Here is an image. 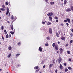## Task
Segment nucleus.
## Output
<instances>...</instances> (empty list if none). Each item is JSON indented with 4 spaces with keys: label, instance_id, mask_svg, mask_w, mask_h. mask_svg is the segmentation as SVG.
I'll return each instance as SVG.
<instances>
[{
    "label": "nucleus",
    "instance_id": "f257e3e1",
    "mask_svg": "<svg viewBox=\"0 0 73 73\" xmlns=\"http://www.w3.org/2000/svg\"><path fill=\"white\" fill-rule=\"evenodd\" d=\"M5 5H3L2 7V8L0 9V10H1V11H5V10L4 9L5 8Z\"/></svg>",
    "mask_w": 73,
    "mask_h": 73
},
{
    "label": "nucleus",
    "instance_id": "f03ea898",
    "mask_svg": "<svg viewBox=\"0 0 73 73\" xmlns=\"http://www.w3.org/2000/svg\"><path fill=\"white\" fill-rule=\"evenodd\" d=\"M59 50H60V54H61L62 53V52H63V49L62 48H60L59 49Z\"/></svg>",
    "mask_w": 73,
    "mask_h": 73
},
{
    "label": "nucleus",
    "instance_id": "7ed1b4c3",
    "mask_svg": "<svg viewBox=\"0 0 73 73\" xmlns=\"http://www.w3.org/2000/svg\"><path fill=\"white\" fill-rule=\"evenodd\" d=\"M62 61V59L61 57H59L58 59V63H60L61 62V61Z\"/></svg>",
    "mask_w": 73,
    "mask_h": 73
},
{
    "label": "nucleus",
    "instance_id": "20e7f679",
    "mask_svg": "<svg viewBox=\"0 0 73 73\" xmlns=\"http://www.w3.org/2000/svg\"><path fill=\"white\" fill-rule=\"evenodd\" d=\"M53 13H50L47 14V15L48 16H52V15H53Z\"/></svg>",
    "mask_w": 73,
    "mask_h": 73
},
{
    "label": "nucleus",
    "instance_id": "39448f33",
    "mask_svg": "<svg viewBox=\"0 0 73 73\" xmlns=\"http://www.w3.org/2000/svg\"><path fill=\"white\" fill-rule=\"evenodd\" d=\"M8 13H9V8L7 7V12L6 13V15H8Z\"/></svg>",
    "mask_w": 73,
    "mask_h": 73
},
{
    "label": "nucleus",
    "instance_id": "423d86ee",
    "mask_svg": "<svg viewBox=\"0 0 73 73\" xmlns=\"http://www.w3.org/2000/svg\"><path fill=\"white\" fill-rule=\"evenodd\" d=\"M54 48L55 49H56L57 50H58V45H55Z\"/></svg>",
    "mask_w": 73,
    "mask_h": 73
},
{
    "label": "nucleus",
    "instance_id": "0eeeda50",
    "mask_svg": "<svg viewBox=\"0 0 73 73\" xmlns=\"http://www.w3.org/2000/svg\"><path fill=\"white\" fill-rule=\"evenodd\" d=\"M49 33H50V34H52V30L50 28L49 29Z\"/></svg>",
    "mask_w": 73,
    "mask_h": 73
},
{
    "label": "nucleus",
    "instance_id": "6e6552de",
    "mask_svg": "<svg viewBox=\"0 0 73 73\" xmlns=\"http://www.w3.org/2000/svg\"><path fill=\"white\" fill-rule=\"evenodd\" d=\"M61 70H62V69H63V66H62V65L61 64H60L59 66Z\"/></svg>",
    "mask_w": 73,
    "mask_h": 73
},
{
    "label": "nucleus",
    "instance_id": "1a4fd4ad",
    "mask_svg": "<svg viewBox=\"0 0 73 73\" xmlns=\"http://www.w3.org/2000/svg\"><path fill=\"white\" fill-rule=\"evenodd\" d=\"M39 49L40 52H42V49L41 47H39Z\"/></svg>",
    "mask_w": 73,
    "mask_h": 73
},
{
    "label": "nucleus",
    "instance_id": "9d476101",
    "mask_svg": "<svg viewBox=\"0 0 73 73\" xmlns=\"http://www.w3.org/2000/svg\"><path fill=\"white\" fill-rule=\"evenodd\" d=\"M9 50H11L12 49V47L10 46L8 48Z\"/></svg>",
    "mask_w": 73,
    "mask_h": 73
},
{
    "label": "nucleus",
    "instance_id": "9b49d317",
    "mask_svg": "<svg viewBox=\"0 0 73 73\" xmlns=\"http://www.w3.org/2000/svg\"><path fill=\"white\" fill-rule=\"evenodd\" d=\"M66 20H67L68 23H70V19H69L67 18V19H66Z\"/></svg>",
    "mask_w": 73,
    "mask_h": 73
},
{
    "label": "nucleus",
    "instance_id": "f8f14e48",
    "mask_svg": "<svg viewBox=\"0 0 73 73\" xmlns=\"http://www.w3.org/2000/svg\"><path fill=\"white\" fill-rule=\"evenodd\" d=\"M20 54H17L16 55V57H15V58H17L18 57H19V56H20Z\"/></svg>",
    "mask_w": 73,
    "mask_h": 73
},
{
    "label": "nucleus",
    "instance_id": "ddd939ff",
    "mask_svg": "<svg viewBox=\"0 0 73 73\" xmlns=\"http://www.w3.org/2000/svg\"><path fill=\"white\" fill-rule=\"evenodd\" d=\"M66 11L67 12H70V11H71V10L70 9H66Z\"/></svg>",
    "mask_w": 73,
    "mask_h": 73
},
{
    "label": "nucleus",
    "instance_id": "4468645a",
    "mask_svg": "<svg viewBox=\"0 0 73 73\" xmlns=\"http://www.w3.org/2000/svg\"><path fill=\"white\" fill-rule=\"evenodd\" d=\"M53 65V64H50L49 66V68H51V67H52V66Z\"/></svg>",
    "mask_w": 73,
    "mask_h": 73
},
{
    "label": "nucleus",
    "instance_id": "2eb2a0df",
    "mask_svg": "<svg viewBox=\"0 0 73 73\" xmlns=\"http://www.w3.org/2000/svg\"><path fill=\"white\" fill-rule=\"evenodd\" d=\"M11 29L12 31H13V25L11 26Z\"/></svg>",
    "mask_w": 73,
    "mask_h": 73
},
{
    "label": "nucleus",
    "instance_id": "dca6fc26",
    "mask_svg": "<svg viewBox=\"0 0 73 73\" xmlns=\"http://www.w3.org/2000/svg\"><path fill=\"white\" fill-rule=\"evenodd\" d=\"M56 36L57 37H58L60 36V35H59V34H58V33H57V32L56 33Z\"/></svg>",
    "mask_w": 73,
    "mask_h": 73
},
{
    "label": "nucleus",
    "instance_id": "f3484780",
    "mask_svg": "<svg viewBox=\"0 0 73 73\" xmlns=\"http://www.w3.org/2000/svg\"><path fill=\"white\" fill-rule=\"evenodd\" d=\"M11 54H9V55H8L7 56L8 58H9V57H11Z\"/></svg>",
    "mask_w": 73,
    "mask_h": 73
},
{
    "label": "nucleus",
    "instance_id": "a211bd4d",
    "mask_svg": "<svg viewBox=\"0 0 73 73\" xmlns=\"http://www.w3.org/2000/svg\"><path fill=\"white\" fill-rule=\"evenodd\" d=\"M34 69H38V66L35 67Z\"/></svg>",
    "mask_w": 73,
    "mask_h": 73
},
{
    "label": "nucleus",
    "instance_id": "6ab92c4d",
    "mask_svg": "<svg viewBox=\"0 0 73 73\" xmlns=\"http://www.w3.org/2000/svg\"><path fill=\"white\" fill-rule=\"evenodd\" d=\"M47 40H49L50 39V38L49 36H48L46 37Z\"/></svg>",
    "mask_w": 73,
    "mask_h": 73
},
{
    "label": "nucleus",
    "instance_id": "aec40b11",
    "mask_svg": "<svg viewBox=\"0 0 73 73\" xmlns=\"http://www.w3.org/2000/svg\"><path fill=\"white\" fill-rule=\"evenodd\" d=\"M10 33H11V35H13L15 33V32L13 31H11L10 32Z\"/></svg>",
    "mask_w": 73,
    "mask_h": 73
},
{
    "label": "nucleus",
    "instance_id": "412c9836",
    "mask_svg": "<svg viewBox=\"0 0 73 73\" xmlns=\"http://www.w3.org/2000/svg\"><path fill=\"white\" fill-rule=\"evenodd\" d=\"M61 39H62V40H65V37H62Z\"/></svg>",
    "mask_w": 73,
    "mask_h": 73
},
{
    "label": "nucleus",
    "instance_id": "4be33fe9",
    "mask_svg": "<svg viewBox=\"0 0 73 73\" xmlns=\"http://www.w3.org/2000/svg\"><path fill=\"white\" fill-rule=\"evenodd\" d=\"M6 37L7 38H8L9 37V36L8 35V34H7L6 35Z\"/></svg>",
    "mask_w": 73,
    "mask_h": 73
},
{
    "label": "nucleus",
    "instance_id": "5701e85b",
    "mask_svg": "<svg viewBox=\"0 0 73 73\" xmlns=\"http://www.w3.org/2000/svg\"><path fill=\"white\" fill-rule=\"evenodd\" d=\"M11 19H12V20H13V19H14V17H13V15H12Z\"/></svg>",
    "mask_w": 73,
    "mask_h": 73
},
{
    "label": "nucleus",
    "instance_id": "b1692460",
    "mask_svg": "<svg viewBox=\"0 0 73 73\" xmlns=\"http://www.w3.org/2000/svg\"><path fill=\"white\" fill-rule=\"evenodd\" d=\"M68 68L69 70H72V68L71 67H68Z\"/></svg>",
    "mask_w": 73,
    "mask_h": 73
},
{
    "label": "nucleus",
    "instance_id": "393cba45",
    "mask_svg": "<svg viewBox=\"0 0 73 73\" xmlns=\"http://www.w3.org/2000/svg\"><path fill=\"white\" fill-rule=\"evenodd\" d=\"M66 3H67V1H66V0H65L64 1V4L65 5L66 4Z\"/></svg>",
    "mask_w": 73,
    "mask_h": 73
},
{
    "label": "nucleus",
    "instance_id": "a878e982",
    "mask_svg": "<svg viewBox=\"0 0 73 73\" xmlns=\"http://www.w3.org/2000/svg\"><path fill=\"white\" fill-rule=\"evenodd\" d=\"M52 24H51V23H50V22H48V25H51Z\"/></svg>",
    "mask_w": 73,
    "mask_h": 73
},
{
    "label": "nucleus",
    "instance_id": "bb28decb",
    "mask_svg": "<svg viewBox=\"0 0 73 73\" xmlns=\"http://www.w3.org/2000/svg\"><path fill=\"white\" fill-rule=\"evenodd\" d=\"M49 18L50 19V21H52V17H49Z\"/></svg>",
    "mask_w": 73,
    "mask_h": 73
},
{
    "label": "nucleus",
    "instance_id": "cd10ccee",
    "mask_svg": "<svg viewBox=\"0 0 73 73\" xmlns=\"http://www.w3.org/2000/svg\"><path fill=\"white\" fill-rule=\"evenodd\" d=\"M8 3L7 2H6L5 3V4L6 5H8Z\"/></svg>",
    "mask_w": 73,
    "mask_h": 73
},
{
    "label": "nucleus",
    "instance_id": "c85d7f7f",
    "mask_svg": "<svg viewBox=\"0 0 73 73\" xmlns=\"http://www.w3.org/2000/svg\"><path fill=\"white\" fill-rule=\"evenodd\" d=\"M50 4L51 5H53V4H54V2H50Z\"/></svg>",
    "mask_w": 73,
    "mask_h": 73
},
{
    "label": "nucleus",
    "instance_id": "c756f323",
    "mask_svg": "<svg viewBox=\"0 0 73 73\" xmlns=\"http://www.w3.org/2000/svg\"><path fill=\"white\" fill-rule=\"evenodd\" d=\"M49 45V44L48 43H46L45 44V46H48Z\"/></svg>",
    "mask_w": 73,
    "mask_h": 73
},
{
    "label": "nucleus",
    "instance_id": "7c9ffc66",
    "mask_svg": "<svg viewBox=\"0 0 73 73\" xmlns=\"http://www.w3.org/2000/svg\"><path fill=\"white\" fill-rule=\"evenodd\" d=\"M4 26H2L1 27V29L2 30H3V29H4Z\"/></svg>",
    "mask_w": 73,
    "mask_h": 73
},
{
    "label": "nucleus",
    "instance_id": "2f4dec72",
    "mask_svg": "<svg viewBox=\"0 0 73 73\" xmlns=\"http://www.w3.org/2000/svg\"><path fill=\"white\" fill-rule=\"evenodd\" d=\"M67 53H68V54H70V51H68L67 52Z\"/></svg>",
    "mask_w": 73,
    "mask_h": 73
},
{
    "label": "nucleus",
    "instance_id": "473e14b6",
    "mask_svg": "<svg viewBox=\"0 0 73 73\" xmlns=\"http://www.w3.org/2000/svg\"><path fill=\"white\" fill-rule=\"evenodd\" d=\"M68 69L67 68H66L65 69V72H68Z\"/></svg>",
    "mask_w": 73,
    "mask_h": 73
},
{
    "label": "nucleus",
    "instance_id": "72a5a7b5",
    "mask_svg": "<svg viewBox=\"0 0 73 73\" xmlns=\"http://www.w3.org/2000/svg\"><path fill=\"white\" fill-rule=\"evenodd\" d=\"M52 46H53V47H54V46H55V43H53L52 44Z\"/></svg>",
    "mask_w": 73,
    "mask_h": 73
},
{
    "label": "nucleus",
    "instance_id": "f704fd0d",
    "mask_svg": "<svg viewBox=\"0 0 73 73\" xmlns=\"http://www.w3.org/2000/svg\"><path fill=\"white\" fill-rule=\"evenodd\" d=\"M18 45L19 46H20L21 45V43L20 42H19L18 43Z\"/></svg>",
    "mask_w": 73,
    "mask_h": 73
},
{
    "label": "nucleus",
    "instance_id": "c9c22d12",
    "mask_svg": "<svg viewBox=\"0 0 73 73\" xmlns=\"http://www.w3.org/2000/svg\"><path fill=\"white\" fill-rule=\"evenodd\" d=\"M70 35L71 36V37H72L73 36V33H71Z\"/></svg>",
    "mask_w": 73,
    "mask_h": 73
},
{
    "label": "nucleus",
    "instance_id": "e433bc0d",
    "mask_svg": "<svg viewBox=\"0 0 73 73\" xmlns=\"http://www.w3.org/2000/svg\"><path fill=\"white\" fill-rule=\"evenodd\" d=\"M69 45V44L68 43H67L65 45V46H68Z\"/></svg>",
    "mask_w": 73,
    "mask_h": 73
},
{
    "label": "nucleus",
    "instance_id": "4c0bfd02",
    "mask_svg": "<svg viewBox=\"0 0 73 73\" xmlns=\"http://www.w3.org/2000/svg\"><path fill=\"white\" fill-rule=\"evenodd\" d=\"M71 10H72V11H73V6H71Z\"/></svg>",
    "mask_w": 73,
    "mask_h": 73
},
{
    "label": "nucleus",
    "instance_id": "58836bf2",
    "mask_svg": "<svg viewBox=\"0 0 73 73\" xmlns=\"http://www.w3.org/2000/svg\"><path fill=\"white\" fill-rule=\"evenodd\" d=\"M40 70V69H38L36 71V72H38V71Z\"/></svg>",
    "mask_w": 73,
    "mask_h": 73
},
{
    "label": "nucleus",
    "instance_id": "ea45409f",
    "mask_svg": "<svg viewBox=\"0 0 73 73\" xmlns=\"http://www.w3.org/2000/svg\"><path fill=\"white\" fill-rule=\"evenodd\" d=\"M2 39L3 40H4V37H3V36H2Z\"/></svg>",
    "mask_w": 73,
    "mask_h": 73
},
{
    "label": "nucleus",
    "instance_id": "a19ab883",
    "mask_svg": "<svg viewBox=\"0 0 73 73\" xmlns=\"http://www.w3.org/2000/svg\"><path fill=\"white\" fill-rule=\"evenodd\" d=\"M64 66H66V64L65 63H64Z\"/></svg>",
    "mask_w": 73,
    "mask_h": 73
},
{
    "label": "nucleus",
    "instance_id": "79ce46f5",
    "mask_svg": "<svg viewBox=\"0 0 73 73\" xmlns=\"http://www.w3.org/2000/svg\"><path fill=\"white\" fill-rule=\"evenodd\" d=\"M55 18L56 19H58V17H55Z\"/></svg>",
    "mask_w": 73,
    "mask_h": 73
},
{
    "label": "nucleus",
    "instance_id": "37998d69",
    "mask_svg": "<svg viewBox=\"0 0 73 73\" xmlns=\"http://www.w3.org/2000/svg\"><path fill=\"white\" fill-rule=\"evenodd\" d=\"M64 22H65V23H67V20H65L64 21Z\"/></svg>",
    "mask_w": 73,
    "mask_h": 73
},
{
    "label": "nucleus",
    "instance_id": "c03bdc74",
    "mask_svg": "<svg viewBox=\"0 0 73 73\" xmlns=\"http://www.w3.org/2000/svg\"><path fill=\"white\" fill-rule=\"evenodd\" d=\"M58 70L57 69H56L55 70V73H57V71H58Z\"/></svg>",
    "mask_w": 73,
    "mask_h": 73
},
{
    "label": "nucleus",
    "instance_id": "a18cd8bd",
    "mask_svg": "<svg viewBox=\"0 0 73 73\" xmlns=\"http://www.w3.org/2000/svg\"><path fill=\"white\" fill-rule=\"evenodd\" d=\"M56 23H58V20L57 19L56 20Z\"/></svg>",
    "mask_w": 73,
    "mask_h": 73
},
{
    "label": "nucleus",
    "instance_id": "49530a36",
    "mask_svg": "<svg viewBox=\"0 0 73 73\" xmlns=\"http://www.w3.org/2000/svg\"><path fill=\"white\" fill-rule=\"evenodd\" d=\"M54 61H55V59H54L53 60V62L54 64V63H55V62H54Z\"/></svg>",
    "mask_w": 73,
    "mask_h": 73
},
{
    "label": "nucleus",
    "instance_id": "de8ad7c7",
    "mask_svg": "<svg viewBox=\"0 0 73 73\" xmlns=\"http://www.w3.org/2000/svg\"><path fill=\"white\" fill-rule=\"evenodd\" d=\"M42 23L43 24H45V22H43V21H42Z\"/></svg>",
    "mask_w": 73,
    "mask_h": 73
},
{
    "label": "nucleus",
    "instance_id": "09e8293b",
    "mask_svg": "<svg viewBox=\"0 0 73 73\" xmlns=\"http://www.w3.org/2000/svg\"><path fill=\"white\" fill-rule=\"evenodd\" d=\"M73 42V40H72L70 41V43H72V42Z\"/></svg>",
    "mask_w": 73,
    "mask_h": 73
},
{
    "label": "nucleus",
    "instance_id": "8fccbe9b",
    "mask_svg": "<svg viewBox=\"0 0 73 73\" xmlns=\"http://www.w3.org/2000/svg\"><path fill=\"white\" fill-rule=\"evenodd\" d=\"M43 68H45V65H44L43 66Z\"/></svg>",
    "mask_w": 73,
    "mask_h": 73
},
{
    "label": "nucleus",
    "instance_id": "3c124183",
    "mask_svg": "<svg viewBox=\"0 0 73 73\" xmlns=\"http://www.w3.org/2000/svg\"><path fill=\"white\" fill-rule=\"evenodd\" d=\"M61 25H62V26H63L64 25V24H63L62 23Z\"/></svg>",
    "mask_w": 73,
    "mask_h": 73
},
{
    "label": "nucleus",
    "instance_id": "603ef678",
    "mask_svg": "<svg viewBox=\"0 0 73 73\" xmlns=\"http://www.w3.org/2000/svg\"><path fill=\"white\" fill-rule=\"evenodd\" d=\"M69 61H71V60H72V59H70V58H69Z\"/></svg>",
    "mask_w": 73,
    "mask_h": 73
},
{
    "label": "nucleus",
    "instance_id": "864d4df0",
    "mask_svg": "<svg viewBox=\"0 0 73 73\" xmlns=\"http://www.w3.org/2000/svg\"><path fill=\"white\" fill-rule=\"evenodd\" d=\"M4 32L5 33L6 32H7V31H6V30H5L4 31Z\"/></svg>",
    "mask_w": 73,
    "mask_h": 73
},
{
    "label": "nucleus",
    "instance_id": "5fc2aeb1",
    "mask_svg": "<svg viewBox=\"0 0 73 73\" xmlns=\"http://www.w3.org/2000/svg\"><path fill=\"white\" fill-rule=\"evenodd\" d=\"M66 24L67 26H68L69 25V24L68 23H66Z\"/></svg>",
    "mask_w": 73,
    "mask_h": 73
},
{
    "label": "nucleus",
    "instance_id": "6e6d98bb",
    "mask_svg": "<svg viewBox=\"0 0 73 73\" xmlns=\"http://www.w3.org/2000/svg\"><path fill=\"white\" fill-rule=\"evenodd\" d=\"M15 20H16V19H17V17H15Z\"/></svg>",
    "mask_w": 73,
    "mask_h": 73
},
{
    "label": "nucleus",
    "instance_id": "4d7b16f0",
    "mask_svg": "<svg viewBox=\"0 0 73 73\" xmlns=\"http://www.w3.org/2000/svg\"><path fill=\"white\" fill-rule=\"evenodd\" d=\"M46 2H48V0H45Z\"/></svg>",
    "mask_w": 73,
    "mask_h": 73
},
{
    "label": "nucleus",
    "instance_id": "13d9d810",
    "mask_svg": "<svg viewBox=\"0 0 73 73\" xmlns=\"http://www.w3.org/2000/svg\"><path fill=\"white\" fill-rule=\"evenodd\" d=\"M9 37H11V34L9 35Z\"/></svg>",
    "mask_w": 73,
    "mask_h": 73
},
{
    "label": "nucleus",
    "instance_id": "bf43d9fd",
    "mask_svg": "<svg viewBox=\"0 0 73 73\" xmlns=\"http://www.w3.org/2000/svg\"><path fill=\"white\" fill-rule=\"evenodd\" d=\"M58 44H60V42H59V41H58Z\"/></svg>",
    "mask_w": 73,
    "mask_h": 73
},
{
    "label": "nucleus",
    "instance_id": "052dcab7",
    "mask_svg": "<svg viewBox=\"0 0 73 73\" xmlns=\"http://www.w3.org/2000/svg\"><path fill=\"white\" fill-rule=\"evenodd\" d=\"M5 35H6V34H7V32H5Z\"/></svg>",
    "mask_w": 73,
    "mask_h": 73
},
{
    "label": "nucleus",
    "instance_id": "680f3d73",
    "mask_svg": "<svg viewBox=\"0 0 73 73\" xmlns=\"http://www.w3.org/2000/svg\"><path fill=\"white\" fill-rule=\"evenodd\" d=\"M71 31L72 32H73V29H72Z\"/></svg>",
    "mask_w": 73,
    "mask_h": 73
},
{
    "label": "nucleus",
    "instance_id": "e2e57ef3",
    "mask_svg": "<svg viewBox=\"0 0 73 73\" xmlns=\"http://www.w3.org/2000/svg\"><path fill=\"white\" fill-rule=\"evenodd\" d=\"M10 15H11V14H10V13H9V16H10Z\"/></svg>",
    "mask_w": 73,
    "mask_h": 73
},
{
    "label": "nucleus",
    "instance_id": "0e129e2a",
    "mask_svg": "<svg viewBox=\"0 0 73 73\" xmlns=\"http://www.w3.org/2000/svg\"><path fill=\"white\" fill-rule=\"evenodd\" d=\"M58 52H58V51L57 52V53H58Z\"/></svg>",
    "mask_w": 73,
    "mask_h": 73
},
{
    "label": "nucleus",
    "instance_id": "69168bd1",
    "mask_svg": "<svg viewBox=\"0 0 73 73\" xmlns=\"http://www.w3.org/2000/svg\"><path fill=\"white\" fill-rule=\"evenodd\" d=\"M0 70L1 71V70H2V69H0Z\"/></svg>",
    "mask_w": 73,
    "mask_h": 73
},
{
    "label": "nucleus",
    "instance_id": "338daca9",
    "mask_svg": "<svg viewBox=\"0 0 73 73\" xmlns=\"http://www.w3.org/2000/svg\"><path fill=\"white\" fill-rule=\"evenodd\" d=\"M72 23H73V19L72 20Z\"/></svg>",
    "mask_w": 73,
    "mask_h": 73
},
{
    "label": "nucleus",
    "instance_id": "774afa93",
    "mask_svg": "<svg viewBox=\"0 0 73 73\" xmlns=\"http://www.w3.org/2000/svg\"><path fill=\"white\" fill-rule=\"evenodd\" d=\"M8 23H9V21H8Z\"/></svg>",
    "mask_w": 73,
    "mask_h": 73
}]
</instances>
